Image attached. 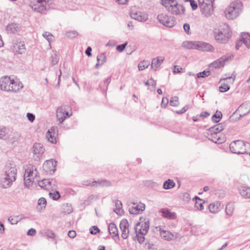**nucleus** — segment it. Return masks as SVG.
Instances as JSON below:
<instances>
[{"label":"nucleus","mask_w":250,"mask_h":250,"mask_svg":"<svg viewBox=\"0 0 250 250\" xmlns=\"http://www.w3.org/2000/svg\"><path fill=\"white\" fill-rule=\"evenodd\" d=\"M162 4L166 10L174 15H183L185 13L183 5L179 3L177 0H161Z\"/></svg>","instance_id":"nucleus-3"},{"label":"nucleus","mask_w":250,"mask_h":250,"mask_svg":"<svg viewBox=\"0 0 250 250\" xmlns=\"http://www.w3.org/2000/svg\"><path fill=\"white\" fill-rule=\"evenodd\" d=\"M59 58L56 53H54L51 56V62L52 65L56 64L59 61Z\"/></svg>","instance_id":"nucleus-49"},{"label":"nucleus","mask_w":250,"mask_h":250,"mask_svg":"<svg viewBox=\"0 0 250 250\" xmlns=\"http://www.w3.org/2000/svg\"><path fill=\"white\" fill-rule=\"evenodd\" d=\"M149 225L148 222H145L143 223H137L134 227L136 235H145L148 232Z\"/></svg>","instance_id":"nucleus-11"},{"label":"nucleus","mask_w":250,"mask_h":250,"mask_svg":"<svg viewBox=\"0 0 250 250\" xmlns=\"http://www.w3.org/2000/svg\"><path fill=\"white\" fill-rule=\"evenodd\" d=\"M145 209V205L142 203H134L133 206L129 209L130 213L132 214H139Z\"/></svg>","instance_id":"nucleus-18"},{"label":"nucleus","mask_w":250,"mask_h":250,"mask_svg":"<svg viewBox=\"0 0 250 250\" xmlns=\"http://www.w3.org/2000/svg\"><path fill=\"white\" fill-rule=\"evenodd\" d=\"M240 114L237 110L234 112L229 117V121L232 122H235L240 119L241 117H239Z\"/></svg>","instance_id":"nucleus-42"},{"label":"nucleus","mask_w":250,"mask_h":250,"mask_svg":"<svg viewBox=\"0 0 250 250\" xmlns=\"http://www.w3.org/2000/svg\"><path fill=\"white\" fill-rule=\"evenodd\" d=\"M97 60L95 67L98 68L99 66L102 65L106 62V57L104 54H101L97 57Z\"/></svg>","instance_id":"nucleus-34"},{"label":"nucleus","mask_w":250,"mask_h":250,"mask_svg":"<svg viewBox=\"0 0 250 250\" xmlns=\"http://www.w3.org/2000/svg\"><path fill=\"white\" fill-rule=\"evenodd\" d=\"M108 231L115 240L117 239L119 240L118 230L115 224L111 223L109 224Z\"/></svg>","instance_id":"nucleus-24"},{"label":"nucleus","mask_w":250,"mask_h":250,"mask_svg":"<svg viewBox=\"0 0 250 250\" xmlns=\"http://www.w3.org/2000/svg\"><path fill=\"white\" fill-rule=\"evenodd\" d=\"M10 48L13 52L20 54L23 53L25 50V44L21 42H13Z\"/></svg>","instance_id":"nucleus-20"},{"label":"nucleus","mask_w":250,"mask_h":250,"mask_svg":"<svg viewBox=\"0 0 250 250\" xmlns=\"http://www.w3.org/2000/svg\"><path fill=\"white\" fill-rule=\"evenodd\" d=\"M190 3V5L193 10H195L197 8V4L196 2L193 0H189Z\"/></svg>","instance_id":"nucleus-62"},{"label":"nucleus","mask_w":250,"mask_h":250,"mask_svg":"<svg viewBox=\"0 0 250 250\" xmlns=\"http://www.w3.org/2000/svg\"><path fill=\"white\" fill-rule=\"evenodd\" d=\"M42 234L49 238L54 239L55 237V234L51 230L47 229L42 231Z\"/></svg>","instance_id":"nucleus-43"},{"label":"nucleus","mask_w":250,"mask_h":250,"mask_svg":"<svg viewBox=\"0 0 250 250\" xmlns=\"http://www.w3.org/2000/svg\"><path fill=\"white\" fill-rule=\"evenodd\" d=\"M57 162L54 159L46 161L43 165V168L47 173H52L55 170Z\"/></svg>","instance_id":"nucleus-16"},{"label":"nucleus","mask_w":250,"mask_h":250,"mask_svg":"<svg viewBox=\"0 0 250 250\" xmlns=\"http://www.w3.org/2000/svg\"><path fill=\"white\" fill-rule=\"evenodd\" d=\"M242 9V2L239 0H235L230 3L226 9L225 17L228 20H233L239 16Z\"/></svg>","instance_id":"nucleus-4"},{"label":"nucleus","mask_w":250,"mask_h":250,"mask_svg":"<svg viewBox=\"0 0 250 250\" xmlns=\"http://www.w3.org/2000/svg\"><path fill=\"white\" fill-rule=\"evenodd\" d=\"M225 127V125L224 124L221 123L215 125V127L217 129V131H218L219 133L223 130Z\"/></svg>","instance_id":"nucleus-53"},{"label":"nucleus","mask_w":250,"mask_h":250,"mask_svg":"<svg viewBox=\"0 0 250 250\" xmlns=\"http://www.w3.org/2000/svg\"><path fill=\"white\" fill-rule=\"evenodd\" d=\"M56 116L58 120L60 123H62L66 118L69 117L70 115L69 114L68 111H66L65 107L60 106L57 110Z\"/></svg>","instance_id":"nucleus-14"},{"label":"nucleus","mask_w":250,"mask_h":250,"mask_svg":"<svg viewBox=\"0 0 250 250\" xmlns=\"http://www.w3.org/2000/svg\"><path fill=\"white\" fill-rule=\"evenodd\" d=\"M214 37L220 43H226L231 36L230 28L228 24L222 23L213 31Z\"/></svg>","instance_id":"nucleus-2"},{"label":"nucleus","mask_w":250,"mask_h":250,"mask_svg":"<svg viewBox=\"0 0 250 250\" xmlns=\"http://www.w3.org/2000/svg\"><path fill=\"white\" fill-rule=\"evenodd\" d=\"M100 231V229L99 228L96 226H93L90 229V232L92 234H96L98 232Z\"/></svg>","instance_id":"nucleus-56"},{"label":"nucleus","mask_w":250,"mask_h":250,"mask_svg":"<svg viewBox=\"0 0 250 250\" xmlns=\"http://www.w3.org/2000/svg\"><path fill=\"white\" fill-rule=\"evenodd\" d=\"M38 185L42 188L48 190H52L53 191L56 187V181L53 179H43L38 182Z\"/></svg>","instance_id":"nucleus-12"},{"label":"nucleus","mask_w":250,"mask_h":250,"mask_svg":"<svg viewBox=\"0 0 250 250\" xmlns=\"http://www.w3.org/2000/svg\"><path fill=\"white\" fill-rule=\"evenodd\" d=\"M6 30L9 33H14L19 30V26L17 23H12L7 26Z\"/></svg>","instance_id":"nucleus-32"},{"label":"nucleus","mask_w":250,"mask_h":250,"mask_svg":"<svg viewBox=\"0 0 250 250\" xmlns=\"http://www.w3.org/2000/svg\"><path fill=\"white\" fill-rule=\"evenodd\" d=\"M150 65V62L148 61H142L138 64V69L139 70L142 71L147 68Z\"/></svg>","instance_id":"nucleus-40"},{"label":"nucleus","mask_w":250,"mask_h":250,"mask_svg":"<svg viewBox=\"0 0 250 250\" xmlns=\"http://www.w3.org/2000/svg\"><path fill=\"white\" fill-rule=\"evenodd\" d=\"M56 130V127L54 126L52 127L47 131L46 134V138L48 141L52 144H55L57 142L55 132Z\"/></svg>","instance_id":"nucleus-21"},{"label":"nucleus","mask_w":250,"mask_h":250,"mask_svg":"<svg viewBox=\"0 0 250 250\" xmlns=\"http://www.w3.org/2000/svg\"><path fill=\"white\" fill-rule=\"evenodd\" d=\"M202 14L206 17H208L211 15L213 12V3L199 4Z\"/></svg>","instance_id":"nucleus-15"},{"label":"nucleus","mask_w":250,"mask_h":250,"mask_svg":"<svg viewBox=\"0 0 250 250\" xmlns=\"http://www.w3.org/2000/svg\"><path fill=\"white\" fill-rule=\"evenodd\" d=\"M188 108V105H186L183 107L182 109L180 110H177L176 112L178 114H181L185 113Z\"/></svg>","instance_id":"nucleus-60"},{"label":"nucleus","mask_w":250,"mask_h":250,"mask_svg":"<svg viewBox=\"0 0 250 250\" xmlns=\"http://www.w3.org/2000/svg\"><path fill=\"white\" fill-rule=\"evenodd\" d=\"M250 111V104L244 103L237 109V112L240 114L239 117H241L247 114Z\"/></svg>","instance_id":"nucleus-22"},{"label":"nucleus","mask_w":250,"mask_h":250,"mask_svg":"<svg viewBox=\"0 0 250 250\" xmlns=\"http://www.w3.org/2000/svg\"><path fill=\"white\" fill-rule=\"evenodd\" d=\"M193 200H195V208L199 210H202L204 209L202 200L197 196L195 197Z\"/></svg>","instance_id":"nucleus-36"},{"label":"nucleus","mask_w":250,"mask_h":250,"mask_svg":"<svg viewBox=\"0 0 250 250\" xmlns=\"http://www.w3.org/2000/svg\"><path fill=\"white\" fill-rule=\"evenodd\" d=\"M42 36L49 42H52L54 40V37L49 32H45L42 34Z\"/></svg>","instance_id":"nucleus-44"},{"label":"nucleus","mask_w":250,"mask_h":250,"mask_svg":"<svg viewBox=\"0 0 250 250\" xmlns=\"http://www.w3.org/2000/svg\"><path fill=\"white\" fill-rule=\"evenodd\" d=\"M17 169L14 167H6L4 174L2 175L0 183L3 188H7L11 186L16 180Z\"/></svg>","instance_id":"nucleus-6"},{"label":"nucleus","mask_w":250,"mask_h":250,"mask_svg":"<svg viewBox=\"0 0 250 250\" xmlns=\"http://www.w3.org/2000/svg\"><path fill=\"white\" fill-rule=\"evenodd\" d=\"M182 69V68L179 66L178 65H175L173 69V73H181V70Z\"/></svg>","instance_id":"nucleus-61"},{"label":"nucleus","mask_w":250,"mask_h":250,"mask_svg":"<svg viewBox=\"0 0 250 250\" xmlns=\"http://www.w3.org/2000/svg\"><path fill=\"white\" fill-rule=\"evenodd\" d=\"M240 194L246 199H250V188L241 186L238 188Z\"/></svg>","instance_id":"nucleus-25"},{"label":"nucleus","mask_w":250,"mask_h":250,"mask_svg":"<svg viewBox=\"0 0 250 250\" xmlns=\"http://www.w3.org/2000/svg\"><path fill=\"white\" fill-rule=\"evenodd\" d=\"M175 186L174 182L170 179L166 181L163 184V188L165 189H171Z\"/></svg>","instance_id":"nucleus-38"},{"label":"nucleus","mask_w":250,"mask_h":250,"mask_svg":"<svg viewBox=\"0 0 250 250\" xmlns=\"http://www.w3.org/2000/svg\"><path fill=\"white\" fill-rule=\"evenodd\" d=\"M44 151V148L42 144L40 143H35L32 148V152L34 154L35 160H40Z\"/></svg>","instance_id":"nucleus-13"},{"label":"nucleus","mask_w":250,"mask_h":250,"mask_svg":"<svg viewBox=\"0 0 250 250\" xmlns=\"http://www.w3.org/2000/svg\"><path fill=\"white\" fill-rule=\"evenodd\" d=\"M242 38L244 44L248 48L250 47V35L248 33H243L242 35Z\"/></svg>","instance_id":"nucleus-37"},{"label":"nucleus","mask_w":250,"mask_h":250,"mask_svg":"<svg viewBox=\"0 0 250 250\" xmlns=\"http://www.w3.org/2000/svg\"><path fill=\"white\" fill-rule=\"evenodd\" d=\"M46 206V200L43 197L40 198L38 202L37 206V209L38 211L41 212L43 209L45 208Z\"/></svg>","instance_id":"nucleus-31"},{"label":"nucleus","mask_w":250,"mask_h":250,"mask_svg":"<svg viewBox=\"0 0 250 250\" xmlns=\"http://www.w3.org/2000/svg\"><path fill=\"white\" fill-rule=\"evenodd\" d=\"M49 195L50 197L54 200H58L60 197V193L58 191L50 192Z\"/></svg>","instance_id":"nucleus-45"},{"label":"nucleus","mask_w":250,"mask_h":250,"mask_svg":"<svg viewBox=\"0 0 250 250\" xmlns=\"http://www.w3.org/2000/svg\"><path fill=\"white\" fill-rule=\"evenodd\" d=\"M160 211L162 214V216L165 218L173 219L176 217L175 213L170 212L167 209H162Z\"/></svg>","instance_id":"nucleus-30"},{"label":"nucleus","mask_w":250,"mask_h":250,"mask_svg":"<svg viewBox=\"0 0 250 250\" xmlns=\"http://www.w3.org/2000/svg\"><path fill=\"white\" fill-rule=\"evenodd\" d=\"M98 183L99 185L104 187H109L112 185L111 183L108 180H101L98 181H94L92 184H87V186H96V184Z\"/></svg>","instance_id":"nucleus-29"},{"label":"nucleus","mask_w":250,"mask_h":250,"mask_svg":"<svg viewBox=\"0 0 250 250\" xmlns=\"http://www.w3.org/2000/svg\"><path fill=\"white\" fill-rule=\"evenodd\" d=\"M129 224L127 220H122L120 224V228L122 231V237L124 239H126L128 237L129 234Z\"/></svg>","instance_id":"nucleus-17"},{"label":"nucleus","mask_w":250,"mask_h":250,"mask_svg":"<svg viewBox=\"0 0 250 250\" xmlns=\"http://www.w3.org/2000/svg\"><path fill=\"white\" fill-rule=\"evenodd\" d=\"M230 150L235 154L248 153L250 151V144L242 140H236L229 145Z\"/></svg>","instance_id":"nucleus-8"},{"label":"nucleus","mask_w":250,"mask_h":250,"mask_svg":"<svg viewBox=\"0 0 250 250\" xmlns=\"http://www.w3.org/2000/svg\"><path fill=\"white\" fill-rule=\"evenodd\" d=\"M168 103L167 98H163L162 100L161 105L162 107H166Z\"/></svg>","instance_id":"nucleus-63"},{"label":"nucleus","mask_w":250,"mask_h":250,"mask_svg":"<svg viewBox=\"0 0 250 250\" xmlns=\"http://www.w3.org/2000/svg\"><path fill=\"white\" fill-rule=\"evenodd\" d=\"M127 42H126L122 44L119 45L117 46V50L119 52H122L125 48Z\"/></svg>","instance_id":"nucleus-55"},{"label":"nucleus","mask_w":250,"mask_h":250,"mask_svg":"<svg viewBox=\"0 0 250 250\" xmlns=\"http://www.w3.org/2000/svg\"><path fill=\"white\" fill-rule=\"evenodd\" d=\"M184 31L188 34H190V25L188 23H185L183 25Z\"/></svg>","instance_id":"nucleus-58"},{"label":"nucleus","mask_w":250,"mask_h":250,"mask_svg":"<svg viewBox=\"0 0 250 250\" xmlns=\"http://www.w3.org/2000/svg\"><path fill=\"white\" fill-rule=\"evenodd\" d=\"M0 139L4 140L12 141L10 138V135L6 128L1 125H0Z\"/></svg>","instance_id":"nucleus-28"},{"label":"nucleus","mask_w":250,"mask_h":250,"mask_svg":"<svg viewBox=\"0 0 250 250\" xmlns=\"http://www.w3.org/2000/svg\"><path fill=\"white\" fill-rule=\"evenodd\" d=\"M78 35V33L76 31H68L66 34V36L69 39H73Z\"/></svg>","instance_id":"nucleus-48"},{"label":"nucleus","mask_w":250,"mask_h":250,"mask_svg":"<svg viewBox=\"0 0 250 250\" xmlns=\"http://www.w3.org/2000/svg\"><path fill=\"white\" fill-rule=\"evenodd\" d=\"M164 60V58L160 59L159 57L153 59L151 64V69L156 71L157 68L160 66V65L162 64Z\"/></svg>","instance_id":"nucleus-27"},{"label":"nucleus","mask_w":250,"mask_h":250,"mask_svg":"<svg viewBox=\"0 0 250 250\" xmlns=\"http://www.w3.org/2000/svg\"><path fill=\"white\" fill-rule=\"evenodd\" d=\"M157 19L159 22L167 27H173L176 23L175 18L166 13H161L157 16Z\"/></svg>","instance_id":"nucleus-10"},{"label":"nucleus","mask_w":250,"mask_h":250,"mask_svg":"<svg viewBox=\"0 0 250 250\" xmlns=\"http://www.w3.org/2000/svg\"><path fill=\"white\" fill-rule=\"evenodd\" d=\"M244 44L242 38L240 39L236 44V48L238 50L241 45Z\"/></svg>","instance_id":"nucleus-64"},{"label":"nucleus","mask_w":250,"mask_h":250,"mask_svg":"<svg viewBox=\"0 0 250 250\" xmlns=\"http://www.w3.org/2000/svg\"><path fill=\"white\" fill-rule=\"evenodd\" d=\"M182 46L188 49H197L202 51L213 52L214 47L211 44L202 42L185 41L182 44Z\"/></svg>","instance_id":"nucleus-5"},{"label":"nucleus","mask_w":250,"mask_h":250,"mask_svg":"<svg viewBox=\"0 0 250 250\" xmlns=\"http://www.w3.org/2000/svg\"><path fill=\"white\" fill-rule=\"evenodd\" d=\"M234 209V205L233 203H229L227 204L225 208V212L227 215L229 216L232 215Z\"/></svg>","instance_id":"nucleus-35"},{"label":"nucleus","mask_w":250,"mask_h":250,"mask_svg":"<svg viewBox=\"0 0 250 250\" xmlns=\"http://www.w3.org/2000/svg\"><path fill=\"white\" fill-rule=\"evenodd\" d=\"M39 175L37 167L35 166L29 165L25 169L24 175V183L28 188H31L34 183V179Z\"/></svg>","instance_id":"nucleus-7"},{"label":"nucleus","mask_w":250,"mask_h":250,"mask_svg":"<svg viewBox=\"0 0 250 250\" xmlns=\"http://www.w3.org/2000/svg\"><path fill=\"white\" fill-rule=\"evenodd\" d=\"M130 16L132 18L140 21H146L147 19V15L140 11H132L130 13Z\"/></svg>","instance_id":"nucleus-23"},{"label":"nucleus","mask_w":250,"mask_h":250,"mask_svg":"<svg viewBox=\"0 0 250 250\" xmlns=\"http://www.w3.org/2000/svg\"><path fill=\"white\" fill-rule=\"evenodd\" d=\"M221 203L217 201L210 203L208 206V209L210 212L214 214L217 213L220 210Z\"/></svg>","instance_id":"nucleus-26"},{"label":"nucleus","mask_w":250,"mask_h":250,"mask_svg":"<svg viewBox=\"0 0 250 250\" xmlns=\"http://www.w3.org/2000/svg\"><path fill=\"white\" fill-rule=\"evenodd\" d=\"M160 236L165 240L172 241L177 238V233H172L169 231L166 230H160Z\"/></svg>","instance_id":"nucleus-19"},{"label":"nucleus","mask_w":250,"mask_h":250,"mask_svg":"<svg viewBox=\"0 0 250 250\" xmlns=\"http://www.w3.org/2000/svg\"><path fill=\"white\" fill-rule=\"evenodd\" d=\"M211 138H209V139H211V140L215 143H221V142L220 141V137L218 136V134H217V136H215V135H213V133L212 134H211Z\"/></svg>","instance_id":"nucleus-52"},{"label":"nucleus","mask_w":250,"mask_h":250,"mask_svg":"<svg viewBox=\"0 0 250 250\" xmlns=\"http://www.w3.org/2000/svg\"><path fill=\"white\" fill-rule=\"evenodd\" d=\"M227 60V57H222L212 63V66L217 68L223 66L225 62Z\"/></svg>","instance_id":"nucleus-33"},{"label":"nucleus","mask_w":250,"mask_h":250,"mask_svg":"<svg viewBox=\"0 0 250 250\" xmlns=\"http://www.w3.org/2000/svg\"><path fill=\"white\" fill-rule=\"evenodd\" d=\"M229 88V86L225 83H222V84L219 86V90L221 92H226L228 91Z\"/></svg>","instance_id":"nucleus-51"},{"label":"nucleus","mask_w":250,"mask_h":250,"mask_svg":"<svg viewBox=\"0 0 250 250\" xmlns=\"http://www.w3.org/2000/svg\"><path fill=\"white\" fill-rule=\"evenodd\" d=\"M208 131L210 134L213 133V135H215L216 136H217V134H218L219 133L218 131H217V129H216V127H215V125L210 127Z\"/></svg>","instance_id":"nucleus-57"},{"label":"nucleus","mask_w":250,"mask_h":250,"mask_svg":"<svg viewBox=\"0 0 250 250\" xmlns=\"http://www.w3.org/2000/svg\"><path fill=\"white\" fill-rule=\"evenodd\" d=\"M26 117L29 121L31 123H33L35 119V116L31 113H27L26 114Z\"/></svg>","instance_id":"nucleus-54"},{"label":"nucleus","mask_w":250,"mask_h":250,"mask_svg":"<svg viewBox=\"0 0 250 250\" xmlns=\"http://www.w3.org/2000/svg\"><path fill=\"white\" fill-rule=\"evenodd\" d=\"M52 4V0H31L30 7L33 10L42 14L48 10Z\"/></svg>","instance_id":"nucleus-9"},{"label":"nucleus","mask_w":250,"mask_h":250,"mask_svg":"<svg viewBox=\"0 0 250 250\" xmlns=\"http://www.w3.org/2000/svg\"><path fill=\"white\" fill-rule=\"evenodd\" d=\"M116 208L114 209V211L117 214L120 215L123 212L122 204L121 201L117 200L115 202Z\"/></svg>","instance_id":"nucleus-39"},{"label":"nucleus","mask_w":250,"mask_h":250,"mask_svg":"<svg viewBox=\"0 0 250 250\" xmlns=\"http://www.w3.org/2000/svg\"><path fill=\"white\" fill-rule=\"evenodd\" d=\"M20 220L21 218L19 216H10L8 218L9 222L12 225L16 224Z\"/></svg>","instance_id":"nucleus-46"},{"label":"nucleus","mask_w":250,"mask_h":250,"mask_svg":"<svg viewBox=\"0 0 250 250\" xmlns=\"http://www.w3.org/2000/svg\"><path fill=\"white\" fill-rule=\"evenodd\" d=\"M170 104L172 106H177L179 104L178 97L177 96L171 98L170 101Z\"/></svg>","instance_id":"nucleus-50"},{"label":"nucleus","mask_w":250,"mask_h":250,"mask_svg":"<svg viewBox=\"0 0 250 250\" xmlns=\"http://www.w3.org/2000/svg\"><path fill=\"white\" fill-rule=\"evenodd\" d=\"M76 235V232L73 230H69L68 232V236L71 238H74Z\"/></svg>","instance_id":"nucleus-59"},{"label":"nucleus","mask_w":250,"mask_h":250,"mask_svg":"<svg viewBox=\"0 0 250 250\" xmlns=\"http://www.w3.org/2000/svg\"><path fill=\"white\" fill-rule=\"evenodd\" d=\"M210 75L209 71H203V72H199L196 75V78H206Z\"/></svg>","instance_id":"nucleus-47"},{"label":"nucleus","mask_w":250,"mask_h":250,"mask_svg":"<svg viewBox=\"0 0 250 250\" xmlns=\"http://www.w3.org/2000/svg\"><path fill=\"white\" fill-rule=\"evenodd\" d=\"M23 84L18 79H12L9 76L0 78V89L7 92L17 93L21 91Z\"/></svg>","instance_id":"nucleus-1"},{"label":"nucleus","mask_w":250,"mask_h":250,"mask_svg":"<svg viewBox=\"0 0 250 250\" xmlns=\"http://www.w3.org/2000/svg\"><path fill=\"white\" fill-rule=\"evenodd\" d=\"M222 118V114L221 111H217L216 113L212 116V120L214 122L218 123Z\"/></svg>","instance_id":"nucleus-41"}]
</instances>
